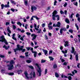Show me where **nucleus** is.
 Segmentation results:
<instances>
[{
	"label": "nucleus",
	"mask_w": 80,
	"mask_h": 80,
	"mask_svg": "<svg viewBox=\"0 0 80 80\" xmlns=\"http://www.w3.org/2000/svg\"><path fill=\"white\" fill-rule=\"evenodd\" d=\"M18 38H20V37H21V35H20L18 34Z\"/></svg>",
	"instance_id": "60"
},
{
	"label": "nucleus",
	"mask_w": 80,
	"mask_h": 80,
	"mask_svg": "<svg viewBox=\"0 0 80 80\" xmlns=\"http://www.w3.org/2000/svg\"><path fill=\"white\" fill-rule=\"evenodd\" d=\"M36 66H37V67L38 68V72L39 74H38L39 77H41L42 75V70H41L40 68L39 67V65L38 64H36Z\"/></svg>",
	"instance_id": "5"
},
{
	"label": "nucleus",
	"mask_w": 80,
	"mask_h": 80,
	"mask_svg": "<svg viewBox=\"0 0 80 80\" xmlns=\"http://www.w3.org/2000/svg\"><path fill=\"white\" fill-rule=\"evenodd\" d=\"M32 52L33 53H34V57H35V58H36V57H37V52L36 51H32Z\"/></svg>",
	"instance_id": "12"
},
{
	"label": "nucleus",
	"mask_w": 80,
	"mask_h": 80,
	"mask_svg": "<svg viewBox=\"0 0 80 80\" xmlns=\"http://www.w3.org/2000/svg\"><path fill=\"white\" fill-rule=\"evenodd\" d=\"M50 7L49 6L48 7V8L47 9V10H50Z\"/></svg>",
	"instance_id": "59"
},
{
	"label": "nucleus",
	"mask_w": 80,
	"mask_h": 80,
	"mask_svg": "<svg viewBox=\"0 0 80 80\" xmlns=\"http://www.w3.org/2000/svg\"><path fill=\"white\" fill-rule=\"evenodd\" d=\"M14 63H15V62L13 60L11 61L10 65H8V66L9 67L8 68V70H12L13 68V64H14Z\"/></svg>",
	"instance_id": "3"
},
{
	"label": "nucleus",
	"mask_w": 80,
	"mask_h": 80,
	"mask_svg": "<svg viewBox=\"0 0 80 80\" xmlns=\"http://www.w3.org/2000/svg\"><path fill=\"white\" fill-rule=\"evenodd\" d=\"M41 63H45V60H43V59H42L41 60Z\"/></svg>",
	"instance_id": "48"
},
{
	"label": "nucleus",
	"mask_w": 80,
	"mask_h": 80,
	"mask_svg": "<svg viewBox=\"0 0 80 80\" xmlns=\"http://www.w3.org/2000/svg\"><path fill=\"white\" fill-rule=\"evenodd\" d=\"M69 32H70V33H73V30L72 29H70L69 30Z\"/></svg>",
	"instance_id": "52"
},
{
	"label": "nucleus",
	"mask_w": 80,
	"mask_h": 80,
	"mask_svg": "<svg viewBox=\"0 0 80 80\" xmlns=\"http://www.w3.org/2000/svg\"><path fill=\"white\" fill-rule=\"evenodd\" d=\"M11 2L12 3V4H14V5H16V3H17V2H16L12 0H11Z\"/></svg>",
	"instance_id": "23"
},
{
	"label": "nucleus",
	"mask_w": 80,
	"mask_h": 80,
	"mask_svg": "<svg viewBox=\"0 0 80 80\" xmlns=\"http://www.w3.org/2000/svg\"><path fill=\"white\" fill-rule=\"evenodd\" d=\"M22 20L24 22H27V20L25 18H23Z\"/></svg>",
	"instance_id": "49"
},
{
	"label": "nucleus",
	"mask_w": 80,
	"mask_h": 80,
	"mask_svg": "<svg viewBox=\"0 0 80 80\" xmlns=\"http://www.w3.org/2000/svg\"><path fill=\"white\" fill-rule=\"evenodd\" d=\"M63 31H67V29H66V28H62L61 29H60V33L61 34V35H62V33H63Z\"/></svg>",
	"instance_id": "7"
},
{
	"label": "nucleus",
	"mask_w": 80,
	"mask_h": 80,
	"mask_svg": "<svg viewBox=\"0 0 80 80\" xmlns=\"http://www.w3.org/2000/svg\"><path fill=\"white\" fill-rule=\"evenodd\" d=\"M67 5V3L65 2L64 5H63V6L64 7H66Z\"/></svg>",
	"instance_id": "42"
},
{
	"label": "nucleus",
	"mask_w": 80,
	"mask_h": 80,
	"mask_svg": "<svg viewBox=\"0 0 80 80\" xmlns=\"http://www.w3.org/2000/svg\"><path fill=\"white\" fill-rule=\"evenodd\" d=\"M52 52H53V51H50L49 52V55H50V54H52Z\"/></svg>",
	"instance_id": "57"
},
{
	"label": "nucleus",
	"mask_w": 80,
	"mask_h": 80,
	"mask_svg": "<svg viewBox=\"0 0 80 80\" xmlns=\"http://www.w3.org/2000/svg\"><path fill=\"white\" fill-rule=\"evenodd\" d=\"M45 24L44 23H43L42 24V27H45Z\"/></svg>",
	"instance_id": "63"
},
{
	"label": "nucleus",
	"mask_w": 80,
	"mask_h": 80,
	"mask_svg": "<svg viewBox=\"0 0 80 80\" xmlns=\"http://www.w3.org/2000/svg\"><path fill=\"white\" fill-rule=\"evenodd\" d=\"M68 79L69 80H71L72 79V77L69 76L68 77Z\"/></svg>",
	"instance_id": "50"
},
{
	"label": "nucleus",
	"mask_w": 80,
	"mask_h": 80,
	"mask_svg": "<svg viewBox=\"0 0 80 80\" xmlns=\"http://www.w3.org/2000/svg\"><path fill=\"white\" fill-rule=\"evenodd\" d=\"M0 39H2V40L3 39V41H2V42H4V43L6 45H8V42H7V41L6 40V39H5V36H2L1 37Z\"/></svg>",
	"instance_id": "6"
},
{
	"label": "nucleus",
	"mask_w": 80,
	"mask_h": 80,
	"mask_svg": "<svg viewBox=\"0 0 80 80\" xmlns=\"http://www.w3.org/2000/svg\"><path fill=\"white\" fill-rule=\"evenodd\" d=\"M45 72V75H46V74H47V69H46Z\"/></svg>",
	"instance_id": "62"
},
{
	"label": "nucleus",
	"mask_w": 80,
	"mask_h": 80,
	"mask_svg": "<svg viewBox=\"0 0 80 80\" xmlns=\"http://www.w3.org/2000/svg\"><path fill=\"white\" fill-rule=\"evenodd\" d=\"M1 8H2V10H3V8L4 7V4H2L1 5Z\"/></svg>",
	"instance_id": "39"
},
{
	"label": "nucleus",
	"mask_w": 80,
	"mask_h": 80,
	"mask_svg": "<svg viewBox=\"0 0 80 80\" xmlns=\"http://www.w3.org/2000/svg\"><path fill=\"white\" fill-rule=\"evenodd\" d=\"M9 47H10L9 46H8V47H7V46H6V45H4V46L3 47V48H5L6 50H8Z\"/></svg>",
	"instance_id": "19"
},
{
	"label": "nucleus",
	"mask_w": 80,
	"mask_h": 80,
	"mask_svg": "<svg viewBox=\"0 0 80 80\" xmlns=\"http://www.w3.org/2000/svg\"><path fill=\"white\" fill-rule=\"evenodd\" d=\"M72 50L71 51V53H73L75 52V48L73 47H72Z\"/></svg>",
	"instance_id": "17"
},
{
	"label": "nucleus",
	"mask_w": 80,
	"mask_h": 80,
	"mask_svg": "<svg viewBox=\"0 0 80 80\" xmlns=\"http://www.w3.org/2000/svg\"><path fill=\"white\" fill-rule=\"evenodd\" d=\"M43 52L44 53L45 55L46 56H48V51L45 50H44L43 49H42Z\"/></svg>",
	"instance_id": "10"
},
{
	"label": "nucleus",
	"mask_w": 80,
	"mask_h": 80,
	"mask_svg": "<svg viewBox=\"0 0 80 80\" xmlns=\"http://www.w3.org/2000/svg\"><path fill=\"white\" fill-rule=\"evenodd\" d=\"M12 27H13V29H14V30H15V29H16V26L14 25H12Z\"/></svg>",
	"instance_id": "44"
},
{
	"label": "nucleus",
	"mask_w": 80,
	"mask_h": 80,
	"mask_svg": "<svg viewBox=\"0 0 80 80\" xmlns=\"http://www.w3.org/2000/svg\"><path fill=\"white\" fill-rule=\"evenodd\" d=\"M49 58L50 59V60L53 61L54 58L52 57H49Z\"/></svg>",
	"instance_id": "29"
},
{
	"label": "nucleus",
	"mask_w": 80,
	"mask_h": 80,
	"mask_svg": "<svg viewBox=\"0 0 80 80\" xmlns=\"http://www.w3.org/2000/svg\"><path fill=\"white\" fill-rule=\"evenodd\" d=\"M15 34L14 33L12 34V38L13 40H17V39L15 38Z\"/></svg>",
	"instance_id": "15"
},
{
	"label": "nucleus",
	"mask_w": 80,
	"mask_h": 80,
	"mask_svg": "<svg viewBox=\"0 0 80 80\" xmlns=\"http://www.w3.org/2000/svg\"><path fill=\"white\" fill-rule=\"evenodd\" d=\"M17 48L16 49H14V52L15 53H16L17 51H18V50H22L23 49V48H23V46H20V45L18 44L17 46Z\"/></svg>",
	"instance_id": "4"
},
{
	"label": "nucleus",
	"mask_w": 80,
	"mask_h": 80,
	"mask_svg": "<svg viewBox=\"0 0 80 80\" xmlns=\"http://www.w3.org/2000/svg\"><path fill=\"white\" fill-rule=\"evenodd\" d=\"M52 25V22H50L48 24V26H50V25Z\"/></svg>",
	"instance_id": "54"
},
{
	"label": "nucleus",
	"mask_w": 80,
	"mask_h": 80,
	"mask_svg": "<svg viewBox=\"0 0 80 80\" xmlns=\"http://www.w3.org/2000/svg\"><path fill=\"white\" fill-rule=\"evenodd\" d=\"M49 30H52L53 28V27L52 26H48Z\"/></svg>",
	"instance_id": "26"
},
{
	"label": "nucleus",
	"mask_w": 80,
	"mask_h": 80,
	"mask_svg": "<svg viewBox=\"0 0 80 80\" xmlns=\"http://www.w3.org/2000/svg\"><path fill=\"white\" fill-rule=\"evenodd\" d=\"M57 3V1L55 0L54 2V5H56V4Z\"/></svg>",
	"instance_id": "47"
},
{
	"label": "nucleus",
	"mask_w": 80,
	"mask_h": 80,
	"mask_svg": "<svg viewBox=\"0 0 80 80\" xmlns=\"http://www.w3.org/2000/svg\"><path fill=\"white\" fill-rule=\"evenodd\" d=\"M7 31L9 33H11L12 32L10 30V28L9 27H8L7 28Z\"/></svg>",
	"instance_id": "16"
},
{
	"label": "nucleus",
	"mask_w": 80,
	"mask_h": 80,
	"mask_svg": "<svg viewBox=\"0 0 80 80\" xmlns=\"http://www.w3.org/2000/svg\"><path fill=\"white\" fill-rule=\"evenodd\" d=\"M55 76L56 77H57V78H58L59 77V75H58V74L56 72L55 73Z\"/></svg>",
	"instance_id": "25"
},
{
	"label": "nucleus",
	"mask_w": 80,
	"mask_h": 80,
	"mask_svg": "<svg viewBox=\"0 0 80 80\" xmlns=\"http://www.w3.org/2000/svg\"><path fill=\"white\" fill-rule=\"evenodd\" d=\"M26 34L28 35H31V33L28 32H26Z\"/></svg>",
	"instance_id": "58"
},
{
	"label": "nucleus",
	"mask_w": 80,
	"mask_h": 80,
	"mask_svg": "<svg viewBox=\"0 0 80 80\" xmlns=\"http://www.w3.org/2000/svg\"><path fill=\"white\" fill-rule=\"evenodd\" d=\"M17 24L19 25L21 27H22V24L20 22H18L17 23Z\"/></svg>",
	"instance_id": "21"
},
{
	"label": "nucleus",
	"mask_w": 80,
	"mask_h": 80,
	"mask_svg": "<svg viewBox=\"0 0 80 80\" xmlns=\"http://www.w3.org/2000/svg\"><path fill=\"white\" fill-rule=\"evenodd\" d=\"M61 25V23H60V22H58L57 23V24L56 25L57 27H60Z\"/></svg>",
	"instance_id": "20"
},
{
	"label": "nucleus",
	"mask_w": 80,
	"mask_h": 80,
	"mask_svg": "<svg viewBox=\"0 0 80 80\" xmlns=\"http://www.w3.org/2000/svg\"><path fill=\"white\" fill-rule=\"evenodd\" d=\"M6 25H10V22H6Z\"/></svg>",
	"instance_id": "55"
},
{
	"label": "nucleus",
	"mask_w": 80,
	"mask_h": 80,
	"mask_svg": "<svg viewBox=\"0 0 80 80\" xmlns=\"http://www.w3.org/2000/svg\"><path fill=\"white\" fill-rule=\"evenodd\" d=\"M34 27L35 28V29L37 31H38L39 30L38 29H37V24H34Z\"/></svg>",
	"instance_id": "18"
},
{
	"label": "nucleus",
	"mask_w": 80,
	"mask_h": 80,
	"mask_svg": "<svg viewBox=\"0 0 80 80\" xmlns=\"http://www.w3.org/2000/svg\"><path fill=\"white\" fill-rule=\"evenodd\" d=\"M25 55V56L27 57H29V56H28V52H26Z\"/></svg>",
	"instance_id": "34"
},
{
	"label": "nucleus",
	"mask_w": 80,
	"mask_h": 80,
	"mask_svg": "<svg viewBox=\"0 0 80 80\" xmlns=\"http://www.w3.org/2000/svg\"><path fill=\"white\" fill-rule=\"evenodd\" d=\"M73 4L75 5V6H78V3L77 2H73Z\"/></svg>",
	"instance_id": "32"
},
{
	"label": "nucleus",
	"mask_w": 80,
	"mask_h": 80,
	"mask_svg": "<svg viewBox=\"0 0 80 80\" xmlns=\"http://www.w3.org/2000/svg\"><path fill=\"white\" fill-rule=\"evenodd\" d=\"M34 18H36L37 20L40 19V18H38V17H37V16H34Z\"/></svg>",
	"instance_id": "33"
},
{
	"label": "nucleus",
	"mask_w": 80,
	"mask_h": 80,
	"mask_svg": "<svg viewBox=\"0 0 80 80\" xmlns=\"http://www.w3.org/2000/svg\"><path fill=\"white\" fill-rule=\"evenodd\" d=\"M0 57H1V58H4L5 56L0 54Z\"/></svg>",
	"instance_id": "53"
},
{
	"label": "nucleus",
	"mask_w": 80,
	"mask_h": 80,
	"mask_svg": "<svg viewBox=\"0 0 80 80\" xmlns=\"http://www.w3.org/2000/svg\"><path fill=\"white\" fill-rule=\"evenodd\" d=\"M75 27H76L77 28V30H79V28L78 27V26L77 24H75Z\"/></svg>",
	"instance_id": "37"
},
{
	"label": "nucleus",
	"mask_w": 80,
	"mask_h": 80,
	"mask_svg": "<svg viewBox=\"0 0 80 80\" xmlns=\"http://www.w3.org/2000/svg\"><path fill=\"white\" fill-rule=\"evenodd\" d=\"M57 11H54L52 13V19L53 20H55V17L56 18L58 17V20H60V16L59 15H57L55 16V15L57 14Z\"/></svg>",
	"instance_id": "2"
},
{
	"label": "nucleus",
	"mask_w": 80,
	"mask_h": 80,
	"mask_svg": "<svg viewBox=\"0 0 80 80\" xmlns=\"http://www.w3.org/2000/svg\"><path fill=\"white\" fill-rule=\"evenodd\" d=\"M20 40H22V41H24V39H23V38H22V37H21L20 38Z\"/></svg>",
	"instance_id": "61"
},
{
	"label": "nucleus",
	"mask_w": 80,
	"mask_h": 80,
	"mask_svg": "<svg viewBox=\"0 0 80 80\" xmlns=\"http://www.w3.org/2000/svg\"><path fill=\"white\" fill-rule=\"evenodd\" d=\"M24 75H25L26 79H28L29 78H32V75L34 78L35 77V76H36V74H35V72L34 71H32L30 73V75H31L30 77H28V74L27 72H24Z\"/></svg>",
	"instance_id": "1"
},
{
	"label": "nucleus",
	"mask_w": 80,
	"mask_h": 80,
	"mask_svg": "<svg viewBox=\"0 0 80 80\" xmlns=\"http://www.w3.org/2000/svg\"><path fill=\"white\" fill-rule=\"evenodd\" d=\"M41 32H42V30H41V29H39V31L37 32V33H40Z\"/></svg>",
	"instance_id": "43"
},
{
	"label": "nucleus",
	"mask_w": 80,
	"mask_h": 80,
	"mask_svg": "<svg viewBox=\"0 0 80 80\" xmlns=\"http://www.w3.org/2000/svg\"><path fill=\"white\" fill-rule=\"evenodd\" d=\"M28 67L29 68H31V69H33V66H29Z\"/></svg>",
	"instance_id": "51"
},
{
	"label": "nucleus",
	"mask_w": 80,
	"mask_h": 80,
	"mask_svg": "<svg viewBox=\"0 0 80 80\" xmlns=\"http://www.w3.org/2000/svg\"><path fill=\"white\" fill-rule=\"evenodd\" d=\"M62 52L63 53H64V54L65 53L66 54L67 53V50H65V51H62Z\"/></svg>",
	"instance_id": "31"
},
{
	"label": "nucleus",
	"mask_w": 80,
	"mask_h": 80,
	"mask_svg": "<svg viewBox=\"0 0 80 80\" xmlns=\"http://www.w3.org/2000/svg\"><path fill=\"white\" fill-rule=\"evenodd\" d=\"M22 71L21 70H18V71L17 73L18 74H20V73H22Z\"/></svg>",
	"instance_id": "38"
},
{
	"label": "nucleus",
	"mask_w": 80,
	"mask_h": 80,
	"mask_svg": "<svg viewBox=\"0 0 80 80\" xmlns=\"http://www.w3.org/2000/svg\"><path fill=\"white\" fill-rule=\"evenodd\" d=\"M37 36V35L34 34H31V37H32V40L33 41L34 40H35Z\"/></svg>",
	"instance_id": "8"
},
{
	"label": "nucleus",
	"mask_w": 80,
	"mask_h": 80,
	"mask_svg": "<svg viewBox=\"0 0 80 80\" xmlns=\"http://www.w3.org/2000/svg\"><path fill=\"white\" fill-rule=\"evenodd\" d=\"M80 14H79L78 13L76 15V17L78 18V17H80Z\"/></svg>",
	"instance_id": "41"
},
{
	"label": "nucleus",
	"mask_w": 80,
	"mask_h": 80,
	"mask_svg": "<svg viewBox=\"0 0 80 80\" xmlns=\"http://www.w3.org/2000/svg\"><path fill=\"white\" fill-rule=\"evenodd\" d=\"M24 3L25 5H28V2L26 0H25L24 1Z\"/></svg>",
	"instance_id": "27"
},
{
	"label": "nucleus",
	"mask_w": 80,
	"mask_h": 80,
	"mask_svg": "<svg viewBox=\"0 0 80 80\" xmlns=\"http://www.w3.org/2000/svg\"><path fill=\"white\" fill-rule=\"evenodd\" d=\"M74 41H75V42L76 43V42H78V39H77L75 38V39H74Z\"/></svg>",
	"instance_id": "56"
},
{
	"label": "nucleus",
	"mask_w": 80,
	"mask_h": 80,
	"mask_svg": "<svg viewBox=\"0 0 80 80\" xmlns=\"http://www.w3.org/2000/svg\"><path fill=\"white\" fill-rule=\"evenodd\" d=\"M57 67V64H55L53 65V68H56Z\"/></svg>",
	"instance_id": "46"
},
{
	"label": "nucleus",
	"mask_w": 80,
	"mask_h": 80,
	"mask_svg": "<svg viewBox=\"0 0 80 80\" xmlns=\"http://www.w3.org/2000/svg\"><path fill=\"white\" fill-rule=\"evenodd\" d=\"M64 45L65 47H68V42L66 41L65 42V43L64 44Z\"/></svg>",
	"instance_id": "13"
},
{
	"label": "nucleus",
	"mask_w": 80,
	"mask_h": 80,
	"mask_svg": "<svg viewBox=\"0 0 80 80\" xmlns=\"http://www.w3.org/2000/svg\"><path fill=\"white\" fill-rule=\"evenodd\" d=\"M78 21L79 22H80V18L78 17Z\"/></svg>",
	"instance_id": "64"
},
{
	"label": "nucleus",
	"mask_w": 80,
	"mask_h": 80,
	"mask_svg": "<svg viewBox=\"0 0 80 80\" xmlns=\"http://www.w3.org/2000/svg\"><path fill=\"white\" fill-rule=\"evenodd\" d=\"M9 75H14V73L12 72V73H8Z\"/></svg>",
	"instance_id": "35"
},
{
	"label": "nucleus",
	"mask_w": 80,
	"mask_h": 80,
	"mask_svg": "<svg viewBox=\"0 0 80 80\" xmlns=\"http://www.w3.org/2000/svg\"><path fill=\"white\" fill-rule=\"evenodd\" d=\"M26 62L28 63H32V60H31V59L27 60L26 61Z\"/></svg>",
	"instance_id": "14"
},
{
	"label": "nucleus",
	"mask_w": 80,
	"mask_h": 80,
	"mask_svg": "<svg viewBox=\"0 0 80 80\" xmlns=\"http://www.w3.org/2000/svg\"><path fill=\"white\" fill-rule=\"evenodd\" d=\"M65 21L67 23H70V21H69V20L68 19H66Z\"/></svg>",
	"instance_id": "24"
},
{
	"label": "nucleus",
	"mask_w": 80,
	"mask_h": 80,
	"mask_svg": "<svg viewBox=\"0 0 80 80\" xmlns=\"http://www.w3.org/2000/svg\"><path fill=\"white\" fill-rule=\"evenodd\" d=\"M61 77L62 78H68L67 76H64L63 74L61 75Z\"/></svg>",
	"instance_id": "28"
},
{
	"label": "nucleus",
	"mask_w": 80,
	"mask_h": 80,
	"mask_svg": "<svg viewBox=\"0 0 80 80\" xmlns=\"http://www.w3.org/2000/svg\"><path fill=\"white\" fill-rule=\"evenodd\" d=\"M31 10H32V12H33V10H37V8L34 6H32L31 8Z\"/></svg>",
	"instance_id": "9"
},
{
	"label": "nucleus",
	"mask_w": 80,
	"mask_h": 80,
	"mask_svg": "<svg viewBox=\"0 0 80 80\" xmlns=\"http://www.w3.org/2000/svg\"><path fill=\"white\" fill-rule=\"evenodd\" d=\"M34 17H35V16H33L32 17H31L30 21H32V20H33V18H34Z\"/></svg>",
	"instance_id": "40"
},
{
	"label": "nucleus",
	"mask_w": 80,
	"mask_h": 80,
	"mask_svg": "<svg viewBox=\"0 0 80 80\" xmlns=\"http://www.w3.org/2000/svg\"><path fill=\"white\" fill-rule=\"evenodd\" d=\"M60 13H61V15H62V14H64V13H65L64 12H63L61 10L60 11Z\"/></svg>",
	"instance_id": "45"
},
{
	"label": "nucleus",
	"mask_w": 80,
	"mask_h": 80,
	"mask_svg": "<svg viewBox=\"0 0 80 80\" xmlns=\"http://www.w3.org/2000/svg\"><path fill=\"white\" fill-rule=\"evenodd\" d=\"M73 15H74V14L73 13H72L70 15H69V17L70 19H73Z\"/></svg>",
	"instance_id": "22"
},
{
	"label": "nucleus",
	"mask_w": 80,
	"mask_h": 80,
	"mask_svg": "<svg viewBox=\"0 0 80 80\" xmlns=\"http://www.w3.org/2000/svg\"><path fill=\"white\" fill-rule=\"evenodd\" d=\"M1 72L2 73H5V70L4 69L1 70Z\"/></svg>",
	"instance_id": "36"
},
{
	"label": "nucleus",
	"mask_w": 80,
	"mask_h": 80,
	"mask_svg": "<svg viewBox=\"0 0 80 80\" xmlns=\"http://www.w3.org/2000/svg\"><path fill=\"white\" fill-rule=\"evenodd\" d=\"M9 4H10V2H8L7 4H6L4 5V7H5V8H9L10 5H9Z\"/></svg>",
	"instance_id": "11"
},
{
	"label": "nucleus",
	"mask_w": 80,
	"mask_h": 80,
	"mask_svg": "<svg viewBox=\"0 0 80 80\" xmlns=\"http://www.w3.org/2000/svg\"><path fill=\"white\" fill-rule=\"evenodd\" d=\"M76 61H78V55H76Z\"/></svg>",
	"instance_id": "30"
}]
</instances>
